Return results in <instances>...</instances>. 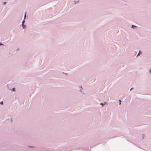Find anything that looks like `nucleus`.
<instances>
[{
  "label": "nucleus",
  "instance_id": "obj_2",
  "mask_svg": "<svg viewBox=\"0 0 151 151\" xmlns=\"http://www.w3.org/2000/svg\"><path fill=\"white\" fill-rule=\"evenodd\" d=\"M22 27L23 29L25 28L26 25H24V24H22Z\"/></svg>",
  "mask_w": 151,
  "mask_h": 151
},
{
  "label": "nucleus",
  "instance_id": "obj_5",
  "mask_svg": "<svg viewBox=\"0 0 151 151\" xmlns=\"http://www.w3.org/2000/svg\"><path fill=\"white\" fill-rule=\"evenodd\" d=\"M25 22V19H24L22 21V24H24V23Z\"/></svg>",
  "mask_w": 151,
  "mask_h": 151
},
{
  "label": "nucleus",
  "instance_id": "obj_11",
  "mask_svg": "<svg viewBox=\"0 0 151 151\" xmlns=\"http://www.w3.org/2000/svg\"><path fill=\"white\" fill-rule=\"evenodd\" d=\"M3 104V101H1L0 102V104Z\"/></svg>",
  "mask_w": 151,
  "mask_h": 151
},
{
  "label": "nucleus",
  "instance_id": "obj_4",
  "mask_svg": "<svg viewBox=\"0 0 151 151\" xmlns=\"http://www.w3.org/2000/svg\"><path fill=\"white\" fill-rule=\"evenodd\" d=\"M26 17V13H25L24 14V19H25Z\"/></svg>",
  "mask_w": 151,
  "mask_h": 151
},
{
  "label": "nucleus",
  "instance_id": "obj_7",
  "mask_svg": "<svg viewBox=\"0 0 151 151\" xmlns=\"http://www.w3.org/2000/svg\"><path fill=\"white\" fill-rule=\"evenodd\" d=\"M121 100H119V104L120 105L121 104Z\"/></svg>",
  "mask_w": 151,
  "mask_h": 151
},
{
  "label": "nucleus",
  "instance_id": "obj_14",
  "mask_svg": "<svg viewBox=\"0 0 151 151\" xmlns=\"http://www.w3.org/2000/svg\"><path fill=\"white\" fill-rule=\"evenodd\" d=\"M6 2H4L3 4L4 5H5L6 4Z\"/></svg>",
  "mask_w": 151,
  "mask_h": 151
},
{
  "label": "nucleus",
  "instance_id": "obj_17",
  "mask_svg": "<svg viewBox=\"0 0 151 151\" xmlns=\"http://www.w3.org/2000/svg\"><path fill=\"white\" fill-rule=\"evenodd\" d=\"M106 102H104V104H106Z\"/></svg>",
  "mask_w": 151,
  "mask_h": 151
},
{
  "label": "nucleus",
  "instance_id": "obj_10",
  "mask_svg": "<svg viewBox=\"0 0 151 151\" xmlns=\"http://www.w3.org/2000/svg\"><path fill=\"white\" fill-rule=\"evenodd\" d=\"M28 147H30V148H33V147H33V146H28Z\"/></svg>",
  "mask_w": 151,
  "mask_h": 151
},
{
  "label": "nucleus",
  "instance_id": "obj_13",
  "mask_svg": "<svg viewBox=\"0 0 151 151\" xmlns=\"http://www.w3.org/2000/svg\"><path fill=\"white\" fill-rule=\"evenodd\" d=\"M133 89V87H132V88H131V89H130V91H131Z\"/></svg>",
  "mask_w": 151,
  "mask_h": 151
},
{
  "label": "nucleus",
  "instance_id": "obj_15",
  "mask_svg": "<svg viewBox=\"0 0 151 151\" xmlns=\"http://www.w3.org/2000/svg\"><path fill=\"white\" fill-rule=\"evenodd\" d=\"M149 72H150V73H151V70H149Z\"/></svg>",
  "mask_w": 151,
  "mask_h": 151
},
{
  "label": "nucleus",
  "instance_id": "obj_3",
  "mask_svg": "<svg viewBox=\"0 0 151 151\" xmlns=\"http://www.w3.org/2000/svg\"><path fill=\"white\" fill-rule=\"evenodd\" d=\"M137 27V26H136L134 25H132L131 26V27L133 29L134 28H136Z\"/></svg>",
  "mask_w": 151,
  "mask_h": 151
},
{
  "label": "nucleus",
  "instance_id": "obj_8",
  "mask_svg": "<svg viewBox=\"0 0 151 151\" xmlns=\"http://www.w3.org/2000/svg\"><path fill=\"white\" fill-rule=\"evenodd\" d=\"M12 91H15V88H12Z\"/></svg>",
  "mask_w": 151,
  "mask_h": 151
},
{
  "label": "nucleus",
  "instance_id": "obj_1",
  "mask_svg": "<svg viewBox=\"0 0 151 151\" xmlns=\"http://www.w3.org/2000/svg\"><path fill=\"white\" fill-rule=\"evenodd\" d=\"M79 88L80 89V91L81 92H82V90L83 89L82 87L81 86H79Z\"/></svg>",
  "mask_w": 151,
  "mask_h": 151
},
{
  "label": "nucleus",
  "instance_id": "obj_12",
  "mask_svg": "<svg viewBox=\"0 0 151 151\" xmlns=\"http://www.w3.org/2000/svg\"><path fill=\"white\" fill-rule=\"evenodd\" d=\"M2 45H3V46H4V45H3V44H2V43H0V46H2Z\"/></svg>",
  "mask_w": 151,
  "mask_h": 151
},
{
  "label": "nucleus",
  "instance_id": "obj_9",
  "mask_svg": "<svg viewBox=\"0 0 151 151\" xmlns=\"http://www.w3.org/2000/svg\"><path fill=\"white\" fill-rule=\"evenodd\" d=\"M104 104L102 103H101L100 104L102 106H104Z\"/></svg>",
  "mask_w": 151,
  "mask_h": 151
},
{
  "label": "nucleus",
  "instance_id": "obj_16",
  "mask_svg": "<svg viewBox=\"0 0 151 151\" xmlns=\"http://www.w3.org/2000/svg\"><path fill=\"white\" fill-rule=\"evenodd\" d=\"M74 2H75V3H76V4L77 3V2H76V1H74Z\"/></svg>",
  "mask_w": 151,
  "mask_h": 151
},
{
  "label": "nucleus",
  "instance_id": "obj_6",
  "mask_svg": "<svg viewBox=\"0 0 151 151\" xmlns=\"http://www.w3.org/2000/svg\"><path fill=\"white\" fill-rule=\"evenodd\" d=\"M140 53H142L141 52V51H139L138 53L137 54V57L138 55Z\"/></svg>",
  "mask_w": 151,
  "mask_h": 151
}]
</instances>
